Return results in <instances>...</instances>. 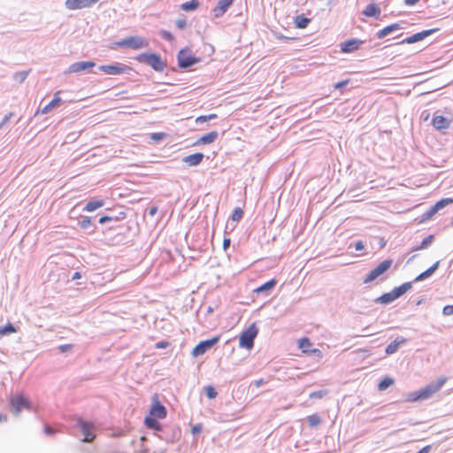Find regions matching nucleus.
<instances>
[{
    "instance_id": "56",
    "label": "nucleus",
    "mask_w": 453,
    "mask_h": 453,
    "mask_svg": "<svg viewBox=\"0 0 453 453\" xmlns=\"http://www.w3.org/2000/svg\"><path fill=\"white\" fill-rule=\"evenodd\" d=\"M230 239L229 238H225L224 241H223V249L225 250H226L228 249V247L230 246Z\"/></svg>"
},
{
    "instance_id": "39",
    "label": "nucleus",
    "mask_w": 453,
    "mask_h": 453,
    "mask_svg": "<svg viewBox=\"0 0 453 453\" xmlns=\"http://www.w3.org/2000/svg\"><path fill=\"white\" fill-rule=\"evenodd\" d=\"M242 217H243V211H242V209L240 208V207H236L234 210V211H233V213L231 215V219L233 221L238 222V221H240L242 219Z\"/></svg>"
},
{
    "instance_id": "48",
    "label": "nucleus",
    "mask_w": 453,
    "mask_h": 453,
    "mask_svg": "<svg viewBox=\"0 0 453 453\" xmlns=\"http://www.w3.org/2000/svg\"><path fill=\"white\" fill-rule=\"evenodd\" d=\"M72 349V345L71 344H64V345H60L58 347V349L60 350V352L62 353H65L68 350H70Z\"/></svg>"
},
{
    "instance_id": "10",
    "label": "nucleus",
    "mask_w": 453,
    "mask_h": 453,
    "mask_svg": "<svg viewBox=\"0 0 453 453\" xmlns=\"http://www.w3.org/2000/svg\"><path fill=\"white\" fill-rule=\"evenodd\" d=\"M219 341V337H213L209 340L203 341L199 342L192 350V356L194 357H197L199 356L203 355L206 351H208L211 348L213 347Z\"/></svg>"
},
{
    "instance_id": "33",
    "label": "nucleus",
    "mask_w": 453,
    "mask_h": 453,
    "mask_svg": "<svg viewBox=\"0 0 453 453\" xmlns=\"http://www.w3.org/2000/svg\"><path fill=\"white\" fill-rule=\"evenodd\" d=\"M30 70L17 72L13 74V80L18 83H22L27 78Z\"/></svg>"
},
{
    "instance_id": "60",
    "label": "nucleus",
    "mask_w": 453,
    "mask_h": 453,
    "mask_svg": "<svg viewBox=\"0 0 453 453\" xmlns=\"http://www.w3.org/2000/svg\"><path fill=\"white\" fill-rule=\"evenodd\" d=\"M431 447L426 446L422 448L418 453H429Z\"/></svg>"
},
{
    "instance_id": "32",
    "label": "nucleus",
    "mask_w": 453,
    "mask_h": 453,
    "mask_svg": "<svg viewBox=\"0 0 453 453\" xmlns=\"http://www.w3.org/2000/svg\"><path fill=\"white\" fill-rule=\"evenodd\" d=\"M198 0H191L189 2L183 3L180 8L185 12H190L196 10L198 7Z\"/></svg>"
},
{
    "instance_id": "34",
    "label": "nucleus",
    "mask_w": 453,
    "mask_h": 453,
    "mask_svg": "<svg viewBox=\"0 0 453 453\" xmlns=\"http://www.w3.org/2000/svg\"><path fill=\"white\" fill-rule=\"evenodd\" d=\"M434 241V235L430 234L421 242L420 245L413 248V250H424L429 247Z\"/></svg>"
},
{
    "instance_id": "63",
    "label": "nucleus",
    "mask_w": 453,
    "mask_h": 453,
    "mask_svg": "<svg viewBox=\"0 0 453 453\" xmlns=\"http://www.w3.org/2000/svg\"><path fill=\"white\" fill-rule=\"evenodd\" d=\"M157 211V208L156 207H153V208H150V215H154Z\"/></svg>"
},
{
    "instance_id": "5",
    "label": "nucleus",
    "mask_w": 453,
    "mask_h": 453,
    "mask_svg": "<svg viewBox=\"0 0 453 453\" xmlns=\"http://www.w3.org/2000/svg\"><path fill=\"white\" fill-rule=\"evenodd\" d=\"M447 378L446 377H441L438 379L437 381L432 382L423 388H420L419 395L421 401L427 400L430 397H432L435 393H437L446 383Z\"/></svg>"
},
{
    "instance_id": "57",
    "label": "nucleus",
    "mask_w": 453,
    "mask_h": 453,
    "mask_svg": "<svg viewBox=\"0 0 453 453\" xmlns=\"http://www.w3.org/2000/svg\"><path fill=\"white\" fill-rule=\"evenodd\" d=\"M419 0H404V4L407 6H412L416 4Z\"/></svg>"
},
{
    "instance_id": "15",
    "label": "nucleus",
    "mask_w": 453,
    "mask_h": 453,
    "mask_svg": "<svg viewBox=\"0 0 453 453\" xmlns=\"http://www.w3.org/2000/svg\"><path fill=\"white\" fill-rule=\"evenodd\" d=\"M432 124L437 130L448 129L451 124V119H447L441 115L434 116Z\"/></svg>"
},
{
    "instance_id": "59",
    "label": "nucleus",
    "mask_w": 453,
    "mask_h": 453,
    "mask_svg": "<svg viewBox=\"0 0 453 453\" xmlns=\"http://www.w3.org/2000/svg\"><path fill=\"white\" fill-rule=\"evenodd\" d=\"M202 430V427L200 425H196L193 428H192V433L193 434H197V433H200Z\"/></svg>"
},
{
    "instance_id": "46",
    "label": "nucleus",
    "mask_w": 453,
    "mask_h": 453,
    "mask_svg": "<svg viewBox=\"0 0 453 453\" xmlns=\"http://www.w3.org/2000/svg\"><path fill=\"white\" fill-rule=\"evenodd\" d=\"M442 313L445 316L453 315V305H446L443 307Z\"/></svg>"
},
{
    "instance_id": "41",
    "label": "nucleus",
    "mask_w": 453,
    "mask_h": 453,
    "mask_svg": "<svg viewBox=\"0 0 453 453\" xmlns=\"http://www.w3.org/2000/svg\"><path fill=\"white\" fill-rule=\"evenodd\" d=\"M206 395L210 399H213L217 396V391L211 386H208L205 388Z\"/></svg>"
},
{
    "instance_id": "40",
    "label": "nucleus",
    "mask_w": 453,
    "mask_h": 453,
    "mask_svg": "<svg viewBox=\"0 0 453 453\" xmlns=\"http://www.w3.org/2000/svg\"><path fill=\"white\" fill-rule=\"evenodd\" d=\"M406 401L407 402H418V401H421L420 399V395H419V391L417 390V391H413V392H411L407 395V397H406Z\"/></svg>"
},
{
    "instance_id": "24",
    "label": "nucleus",
    "mask_w": 453,
    "mask_h": 453,
    "mask_svg": "<svg viewBox=\"0 0 453 453\" xmlns=\"http://www.w3.org/2000/svg\"><path fill=\"white\" fill-rule=\"evenodd\" d=\"M60 103L61 98L58 96V94H56L54 98L41 110V112L42 114H47L54 108L58 107L60 104Z\"/></svg>"
},
{
    "instance_id": "51",
    "label": "nucleus",
    "mask_w": 453,
    "mask_h": 453,
    "mask_svg": "<svg viewBox=\"0 0 453 453\" xmlns=\"http://www.w3.org/2000/svg\"><path fill=\"white\" fill-rule=\"evenodd\" d=\"M348 84V81H342L334 85L336 89H342Z\"/></svg>"
},
{
    "instance_id": "36",
    "label": "nucleus",
    "mask_w": 453,
    "mask_h": 453,
    "mask_svg": "<svg viewBox=\"0 0 453 453\" xmlns=\"http://www.w3.org/2000/svg\"><path fill=\"white\" fill-rule=\"evenodd\" d=\"M394 380L392 378H389V377H386L384 380H382L379 385H378V389L380 391H383V390H386L388 387L392 386L394 384Z\"/></svg>"
},
{
    "instance_id": "25",
    "label": "nucleus",
    "mask_w": 453,
    "mask_h": 453,
    "mask_svg": "<svg viewBox=\"0 0 453 453\" xmlns=\"http://www.w3.org/2000/svg\"><path fill=\"white\" fill-rule=\"evenodd\" d=\"M395 299H397V298L392 290V291L385 293V294L381 295L380 296H379L378 298H376L375 302L379 303H382V304H388V303H392Z\"/></svg>"
},
{
    "instance_id": "42",
    "label": "nucleus",
    "mask_w": 453,
    "mask_h": 453,
    "mask_svg": "<svg viewBox=\"0 0 453 453\" xmlns=\"http://www.w3.org/2000/svg\"><path fill=\"white\" fill-rule=\"evenodd\" d=\"M92 222H91V219L89 217H83L81 219V220L80 221V226L86 229V228H88L90 226H91Z\"/></svg>"
},
{
    "instance_id": "3",
    "label": "nucleus",
    "mask_w": 453,
    "mask_h": 453,
    "mask_svg": "<svg viewBox=\"0 0 453 453\" xmlns=\"http://www.w3.org/2000/svg\"><path fill=\"white\" fill-rule=\"evenodd\" d=\"M258 330L255 324L250 325L246 330H244L239 339V345L242 348L250 349L254 346V340L257 335Z\"/></svg>"
},
{
    "instance_id": "13",
    "label": "nucleus",
    "mask_w": 453,
    "mask_h": 453,
    "mask_svg": "<svg viewBox=\"0 0 453 453\" xmlns=\"http://www.w3.org/2000/svg\"><path fill=\"white\" fill-rule=\"evenodd\" d=\"M96 66V63L93 61H81L72 64L68 68V73H81Z\"/></svg>"
},
{
    "instance_id": "17",
    "label": "nucleus",
    "mask_w": 453,
    "mask_h": 453,
    "mask_svg": "<svg viewBox=\"0 0 453 453\" xmlns=\"http://www.w3.org/2000/svg\"><path fill=\"white\" fill-rule=\"evenodd\" d=\"M360 44L361 41L357 39L348 40L341 44V50L344 53L353 52L359 48Z\"/></svg>"
},
{
    "instance_id": "9",
    "label": "nucleus",
    "mask_w": 453,
    "mask_h": 453,
    "mask_svg": "<svg viewBox=\"0 0 453 453\" xmlns=\"http://www.w3.org/2000/svg\"><path fill=\"white\" fill-rule=\"evenodd\" d=\"M11 405L15 415H19L24 409H31L28 399L22 395H15L12 396L11 398Z\"/></svg>"
},
{
    "instance_id": "31",
    "label": "nucleus",
    "mask_w": 453,
    "mask_h": 453,
    "mask_svg": "<svg viewBox=\"0 0 453 453\" xmlns=\"http://www.w3.org/2000/svg\"><path fill=\"white\" fill-rule=\"evenodd\" d=\"M276 283H277V281L274 279H273V280L265 282V284L261 285L257 288H256L255 291L257 293L267 292L268 290H271L276 285Z\"/></svg>"
},
{
    "instance_id": "47",
    "label": "nucleus",
    "mask_w": 453,
    "mask_h": 453,
    "mask_svg": "<svg viewBox=\"0 0 453 453\" xmlns=\"http://www.w3.org/2000/svg\"><path fill=\"white\" fill-rule=\"evenodd\" d=\"M309 355H313V356L317 357L319 359L322 358V357H323L321 350L319 349H311L310 350Z\"/></svg>"
},
{
    "instance_id": "64",
    "label": "nucleus",
    "mask_w": 453,
    "mask_h": 453,
    "mask_svg": "<svg viewBox=\"0 0 453 453\" xmlns=\"http://www.w3.org/2000/svg\"><path fill=\"white\" fill-rule=\"evenodd\" d=\"M80 278H81V273H78V272H76V273L73 274V280H74V279H80Z\"/></svg>"
},
{
    "instance_id": "28",
    "label": "nucleus",
    "mask_w": 453,
    "mask_h": 453,
    "mask_svg": "<svg viewBox=\"0 0 453 453\" xmlns=\"http://www.w3.org/2000/svg\"><path fill=\"white\" fill-rule=\"evenodd\" d=\"M311 346L312 343L307 337L301 338L298 341V347L303 353L309 354L311 349Z\"/></svg>"
},
{
    "instance_id": "12",
    "label": "nucleus",
    "mask_w": 453,
    "mask_h": 453,
    "mask_svg": "<svg viewBox=\"0 0 453 453\" xmlns=\"http://www.w3.org/2000/svg\"><path fill=\"white\" fill-rule=\"evenodd\" d=\"M437 30H438L437 28H433V29L424 30V31L416 33V34L403 39L402 41V43H408V44L415 43L417 42L424 40L425 38L431 35Z\"/></svg>"
},
{
    "instance_id": "18",
    "label": "nucleus",
    "mask_w": 453,
    "mask_h": 453,
    "mask_svg": "<svg viewBox=\"0 0 453 453\" xmlns=\"http://www.w3.org/2000/svg\"><path fill=\"white\" fill-rule=\"evenodd\" d=\"M150 415L154 418H164L166 416V409L158 401H156L150 409Z\"/></svg>"
},
{
    "instance_id": "62",
    "label": "nucleus",
    "mask_w": 453,
    "mask_h": 453,
    "mask_svg": "<svg viewBox=\"0 0 453 453\" xmlns=\"http://www.w3.org/2000/svg\"><path fill=\"white\" fill-rule=\"evenodd\" d=\"M263 382H264V380L261 379V380H256L254 382V384H255L256 387L258 388V387H260L263 384Z\"/></svg>"
},
{
    "instance_id": "61",
    "label": "nucleus",
    "mask_w": 453,
    "mask_h": 453,
    "mask_svg": "<svg viewBox=\"0 0 453 453\" xmlns=\"http://www.w3.org/2000/svg\"><path fill=\"white\" fill-rule=\"evenodd\" d=\"M185 25H186L185 20H178L177 21V27L179 28H183L185 27Z\"/></svg>"
},
{
    "instance_id": "29",
    "label": "nucleus",
    "mask_w": 453,
    "mask_h": 453,
    "mask_svg": "<svg viewBox=\"0 0 453 453\" xmlns=\"http://www.w3.org/2000/svg\"><path fill=\"white\" fill-rule=\"evenodd\" d=\"M310 22L311 19L304 17L303 15H297L294 20L295 26L297 28H305Z\"/></svg>"
},
{
    "instance_id": "38",
    "label": "nucleus",
    "mask_w": 453,
    "mask_h": 453,
    "mask_svg": "<svg viewBox=\"0 0 453 453\" xmlns=\"http://www.w3.org/2000/svg\"><path fill=\"white\" fill-rule=\"evenodd\" d=\"M310 426H317L321 424V418L318 414H312L307 418Z\"/></svg>"
},
{
    "instance_id": "23",
    "label": "nucleus",
    "mask_w": 453,
    "mask_h": 453,
    "mask_svg": "<svg viewBox=\"0 0 453 453\" xmlns=\"http://www.w3.org/2000/svg\"><path fill=\"white\" fill-rule=\"evenodd\" d=\"M366 17H378L380 14V9L375 4H368L363 11Z\"/></svg>"
},
{
    "instance_id": "44",
    "label": "nucleus",
    "mask_w": 453,
    "mask_h": 453,
    "mask_svg": "<svg viewBox=\"0 0 453 453\" xmlns=\"http://www.w3.org/2000/svg\"><path fill=\"white\" fill-rule=\"evenodd\" d=\"M160 35L163 39L166 40V41H173V35H172L171 32L169 31H166V30H162L160 31Z\"/></svg>"
},
{
    "instance_id": "53",
    "label": "nucleus",
    "mask_w": 453,
    "mask_h": 453,
    "mask_svg": "<svg viewBox=\"0 0 453 453\" xmlns=\"http://www.w3.org/2000/svg\"><path fill=\"white\" fill-rule=\"evenodd\" d=\"M207 120H208L207 115H203V116L197 117L196 119V123H203V122H205Z\"/></svg>"
},
{
    "instance_id": "2",
    "label": "nucleus",
    "mask_w": 453,
    "mask_h": 453,
    "mask_svg": "<svg viewBox=\"0 0 453 453\" xmlns=\"http://www.w3.org/2000/svg\"><path fill=\"white\" fill-rule=\"evenodd\" d=\"M115 44L119 47L128 48L132 50H141L147 48L150 45L149 41L140 35H134L121 39L116 42Z\"/></svg>"
},
{
    "instance_id": "37",
    "label": "nucleus",
    "mask_w": 453,
    "mask_h": 453,
    "mask_svg": "<svg viewBox=\"0 0 453 453\" xmlns=\"http://www.w3.org/2000/svg\"><path fill=\"white\" fill-rule=\"evenodd\" d=\"M16 331L17 330L12 326V324L8 323L5 326L0 327V336L5 335V334H12V333H15Z\"/></svg>"
},
{
    "instance_id": "21",
    "label": "nucleus",
    "mask_w": 453,
    "mask_h": 453,
    "mask_svg": "<svg viewBox=\"0 0 453 453\" xmlns=\"http://www.w3.org/2000/svg\"><path fill=\"white\" fill-rule=\"evenodd\" d=\"M439 264H440V261H436L432 266H430L427 270H426L425 272H423L422 273H420L419 275H418L415 279H414V281L418 282V281H421V280H424L425 279L430 277L436 270L437 268L439 267Z\"/></svg>"
},
{
    "instance_id": "49",
    "label": "nucleus",
    "mask_w": 453,
    "mask_h": 453,
    "mask_svg": "<svg viewBox=\"0 0 453 453\" xmlns=\"http://www.w3.org/2000/svg\"><path fill=\"white\" fill-rule=\"evenodd\" d=\"M354 247L357 251H361L365 249V245H364L363 242H361V241L357 242L355 243Z\"/></svg>"
},
{
    "instance_id": "4",
    "label": "nucleus",
    "mask_w": 453,
    "mask_h": 453,
    "mask_svg": "<svg viewBox=\"0 0 453 453\" xmlns=\"http://www.w3.org/2000/svg\"><path fill=\"white\" fill-rule=\"evenodd\" d=\"M393 264L392 259H386L382 261L378 266L372 269L364 279V283L368 284L378 279H380L391 266Z\"/></svg>"
},
{
    "instance_id": "22",
    "label": "nucleus",
    "mask_w": 453,
    "mask_h": 453,
    "mask_svg": "<svg viewBox=\"0 0 453 453\" xmlns=\"http://www.w3.org/2000/svg\"><path fill=\"white\" fill-rule=\"evenodd\" d=\"M398 29H400V25L399 24H397V23L391 24L389 26L385 27L381 30H380L377 33V36H378V38L381 39V38H384L388 35H389V34H391V33H393V32H395V31H396Z\"/></svg>"
},
{
    "instance_id": "30",
    "label": "nucleus",
    "mask_w": 453,
    "mask_h": 453,
    "mask_svg": "<svg viewBox=\"0 0 453 453\" xmlns=\"http://www.w3.org/2000/svg\"><path fill=\"white\" fill-rule=\"evenodd\" d=\"M145 425L147 427L154 429V430H160L161 426L158 423V421L154 417H147L144 420Z\"/></svg>"
},
{
    "instance_id": "54",
    "label": "nucleus",
    "mask_w": 453,
    "mask_h": 453,
    "mask_svg": "<svg viewBox=\"0 0 453 453\" xmlns=\"http://www.w3.org/2000/svg\"><path fill=\"white\" fill-rule=\"evenodd\" d=\"M163 136H164L163 133H154V134H152L151 138L154 140H160L163 138Z\"/></svg>"
},
{
    "instance_id": "6",
    "label": "nucleus",
    "mask_w": 453,
    "mask_h": 453,
    "mask_svg": "<svg viewBox=\"0 0 453 453\" xmlns=\"http://www.w3.org/2000/svg\"><path fill=\"white\" fill-rule=\"evenodd\" d=\"M76 426L83 435V441L90 442L96 437V427L93 423L79 418Z\"/></svg>"
},
{
    "instance_id": "55",
    "label": "nucleus",
    "mask_w": 453,
    "mask_h": 453,
    "mask_svg": "<svg viewBox=\"0 0 453 453\" xmlns=\"http://www.w3.org/2000/svg\"><path fill=\"white\" fill-rule=\"evenodd\" d=\"M12 114L6 115L0 123V128H2L10 119Z\"/></svg>"
},
{
    "instance_id": "14",
    "label": "nucleus",
    "mask_w": 453,
    "mask_h": 453,
    "mask_svg": "<svg viewBox=\"0 0 453 453\" xmlns=\"http://www.w3.org/2000/svg\"><path fill=\"white\" fill-rule=\"evenodd\" d=\"M234 0H219L217 5L213 9L216 18H219L225 14L228 8L232 5Z\"/></svg>"
},
{
    "instance_id": "19",
    "label": "nucleus",
    "mask_w": 453,
    "mask_h": 453,
    "mask_svg": "<svg viewBox=\"0 0 453 453\" xmlns=\"http://www.w3.org/2000/svg\"><path fill=\"white\" fill-rule=\"evenodd\" d=\"M203 158V154L197 152L192 155H188L183 158V162L189 166L198 165Z\"/></svg>"
},
{
    "instance_id": "43",
    "label": "nucleus",
    "mask_w": 453,
    "mask_h": 453,
    "mask_svg": "<svg viewBox=\"0 0 453 453\" xmlns=\"http://www.w3.org/2000/svg\"><path fill=\"white\" fill-rule=\"evenodd\" d=\"M438 211L434 210V205L423 214V220L429 219Z\"/></svg>"
},
{
    "instance_id": "52",
    "label": "nucleus",
    "mask_w": 453,
    "mask_h": 453,
    "mask_svg": "<svg viewBox=\"0 0 453 453\" xmlns=\"http://www.w3.org/2000/svg\"><path fill=\"white\" fill-rule=\"evenodd\" d=\"M111 220H112V218H111V217L104 216V217H101V218L99 219V223H100V224H104V223H106V222H108V221H111Z\"/></svg>"
},
{
    "instance_id": "16",
    "label": "nucleus",
    "mask_w": 453,
    "mask_h": 453,
    "mask_svg": "<svg viewBox=\"0 0 453 453\" xmlns=\"http://www.w3.org/2000/svg\"><path fill=\"white\" fill-rule=\"evenodd\" d=\"M407 340L404 338V337H402V336H398L396 337L392 342H390L385 351L388 355H392L394 353H395L399 347L404 343H406Z\"/></svg>"
},
{
    "instance_id": "27",
    "label": "nucleus",
    "mask_w": 453,
    "mask_h": 453,
    "mask_svg": "<svg viewBox=\"0 0 453 453\" xmlns=\"http://www.w3.org/2000/svg\"><path fill=\"white\" fill-rule=\"evenodd\" d=\"M104 204V202L102 199L91 200V201L87 203V204H86V206L84 207L83 210L86 211L91 212V211H94L103 207Z\"/></svg>"
},
{
    "instance_id": "35",
    "label": "nucleus",
    "mask_w": 453,
    "mask_h": 453,
    "mask_svg": "<svg viewBox=\"0 0 453 453\" xmlns=\"http://www.w3.org/2000/svg\"><path fill=\"white\" fill-rule=\"evenodd\" d=\"M453 203L452 198H443L440 201H438L435 204H434V210L439 211L442 208L446 207L447 205Z\"/></svg>"
},
{
    "instance_id": "45",
    "label": "nucleus",
    "mask_w": 453,
    "mask_h": 453,
    "mask_svg": "<svg viewBox=\"0 0 453 453\" xmlns=\"http://www.w3.org/2000/svg\"><path fill=\"white\" fill-rule=\"evenodd\" d=\"M325 390L314 391L310 394L311 398H322L326 395Z\"/></svg>"
},
{
    "instance_id": "1",
    "label": "nucleus",
    "mask_w": 453,
    "mask_h": 453,
    "mask_svg": "<svg viewBox=\"0 0 453 453\" xmlns=\"http://www.w3.org/2000/svg\"><path fill=\"white\" fill-rule=\"evenodd\" d=\"M134 58L139 63L147 64L156 72H163L166 66L165 62L156 53H141Z\"/></svg>"
},
{
    "instance_id": "7",
    "label": "nucleus",
    "mask_w": 453,
    "mask_h": 453,
    "mask_svg": "<svg viewBox=\"0 0 453 453\" xmlns=\"http://www.w3.org/2000/svg\"><path fill=\"white\" fill-rule=\"evenodd\" d=\"M177 58L180 68H188L199 62V58H196L188 49L180 50Z\"/></svg>"
},
{
    "instance_id": "50",
    "label": "nucleus",
    "mask_w": 453,
    "mask_h": 453,
    "mask_svg": "<svg viewBox=\"0 0 453 453\" xmlns=\"http://www.w3.org/2000/svg\"><path fill=\"white\" fill-rule=\"evenodd\" d=\"M169 345L168 342L161 341L156 343L157 349H165Z\"/></svg>"
},
{
    "instance_id": "8",
    "label": "nucleus",
    "mask_w": 453,
    "mask_h": 453,
    "mask_svg": "<svg viewBox=\"0 0 453 453\" xmlns=\"http://www.w3.org/2000/svg\"><path fill=\"white\" fill-rule=\"evenodd\" d=\"M99 70L109 75H120L127 73L131 68L122 63H114L112 65H100Z\"/></svg>"
},
{
    "instance_id": "11",
    "label": "nucleus",
    "mask_w": 453,
    "mask_h": 453,
    "mask_svg": "<svg viewBox=\"0 0 453 453\" xmlns=\"http://www.w3.org/2000/svg\"><path fill=\"white\" fill-rule=\"evenodd\" d=\"M99 0H65V5L68 10H80L89 8Z\"/></svg>"
},
{
    "instance_id": "20",
    "label": "nucleus",
    "mask_w": 453,
    "mask_h": 453,
    "mask_svg": "<svg viewBox=\"0 0 453 453\" xmlns=\"http://www.w3.org/2000/svg\"><path fill=\"white\" fill-rule=\"evenodd\" d=\"M218 136H219V134H218L217 131H211V132H210L208 134H205L203 136H201L197 140L196 144H211V143H212V142H214L216 141Z\"/></svg>"
},
{
    "instance_id": "26",
    "label": "nucleus",
    "mask_w": 453,
    "mask_h": 453,
    "mask_svg": "<svg viewBox=\"0 0 453 453\" xmlns=\"http://www.w3.org/2000/svg\"><path fill=\"white\" fill-rule=\"evenodd\" d=\"M412 288V283L411 282H405L402 284L399 287H396L393 289V292L396 298H399L403 295H404L407 291L411 290Z\"/></svg>"
},
{
    "instance_id": "58",
    "label": "nucleus",
    "mask_w": 453,
    "mask_h": 453,
    "mask_svg": "<svg viewBox=\"0 0 453 453\" xmlns=\"http://www.w3.org/2000/svg\"><path fill=\"white\" fill-rule=\"evenodd\" d=\"M44 432H45L46 434H54V430L50 426H45Z\"/></svg>"
}]
</instances>
